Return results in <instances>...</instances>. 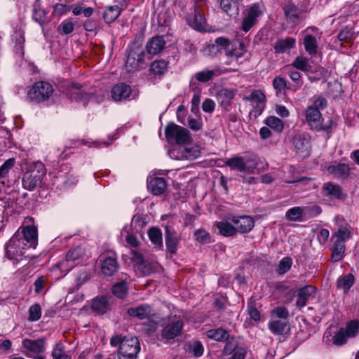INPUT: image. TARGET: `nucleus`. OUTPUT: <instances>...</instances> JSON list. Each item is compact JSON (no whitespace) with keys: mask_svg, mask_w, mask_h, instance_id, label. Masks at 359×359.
Listing matches in <instances>:
<instances>
[{"mask_svg":"<svg viewBox=\"0 0 359 359\" xmlns=\"http://www.w3.org/2000/svg\"><path fill=\"white\" fill-rule=\"evenodd\" d=\"M232 44L233 42H231L229 39L225 37H218L215 39V43L210 46V50L212 52H219L222 50H224L226 55L228 50H230Z\"/></svg>","mask_w":359,"mask_h":359,"instance_id":"obj_34","label":"nucleus"},{"mask_svg":"<svg viewBox=\"0 0 359 359\" xmlns=\"http://www.w3.org/2000/svg\"><path fill=\"white\" fill-rule=\"evenodd\" d=\"M225 164L232 170H236L240 172H245V161L242 156H234L226 161Z\"/></svg>","mask_w":359,"mask_h":359,"instance_id":"obj_39","label":"nucleus"},{"mask_svg":"<svg viewBox=\"0 0 359 359\" xmlns=\"http://www.w3.org/2000/svg\"><path fill=\"white\" fill-rule=\"evenodd\" d=\"M27 248V244L23 243L20 239L19 232L15 233L9 240L6 246V255L9 259L21 260L23 256V250Z\"/></svg>","mask_w":359,"mask_h":359,"instance_id":"obj_7","label":"nucleus"},{"mask_svg":"<svg viewBox=\"0 0 359 359\" xmlns=\"http://www.w3.org/2000/svg\"><path fill=\"white\" fill-rule=\"evenodd\" d=\"M327 172L336 178L346 179L351 173V168L348 164L344 163L334 162L332 164L327 166Z\"/></svg>","mask_w":359,"mask_h":359,"instance_id":"obj_17","label":"nucleus"},{"mask_svg":"<svg viewBox=\"0 0 359 359\" xmlns=\"http://www.w3.org/2000/svg\"><path fill=\"white\" fill-rule=\"evenodd\" d=\"M292 264V260L289 257H283L279 262L276 271L280 275H283L287 272Z\"/></svg>","mask_w":359,"mask_h":359,"instance_id":"obj_54","label":"nucleus"},{"mask_svg":"<svg viewBox=\"0 0 359 359\" xmlns=\"http://www.w3.org/2000/svg\"><path fill=\"white\" fill-rule=\"evenodd\" d=\"M46 174V169L43 163L36 161L33 163L24 174L22 177V187L24 189L33 191L42 182Z\"/></svg>","mask_w":359,"mask_h":359,"instance_id":"obj_2","label":"nucleus"},{"mask_svg":"<svg viewBox=\"0 0 359 359\" xmlns=\"http://www.w3.org/2000/svg\"><path fill=\"white\" fill-rule=\"evenodd\" d=\"M354 38V32L351 27H345L338 34V39L341 41L350 42Z\"/></svg>","mask_w":359,"mask_h":359,"instance_id":"obj_53","label":"nucleus"},{"mask_svg":"<svg viewBox=\"0 0 359 359\" xmlns=\"http://www.w3.org/2000/svg\"><path fill=\"white\" fill-rule=\"evenodd\" d=\"M317 292L316 286L308 285L297 290L296 306L299 309L304 307L307 301L314 297Z\"/></svg>","mask_w":359,"mask_h":359,"instance_id":"obj_15","label":"nucleus"},{"mask_svg":"<svg viewBox=\"0 0 359 359\" xmlns=\"http://www.w3.org/2000/svg\"><path fill=\"white\" fill-rule=\"evenodd\" d=\"M273 86L276 93H280L287 86V81L282 77L276 76L273 80Z\"/></svg>","mask_w":359,"mask_h":359,"instance_id":"obj_64","label":"nucleus"},{"mask_svg":"<svg viewBox=\"0 0 359 359\" xmlns=\"http://www.w3.org/2000/svg\"><path fill=\"white\" fill-rule=\"evenodd\" d=\"M100 25L99 19L88 18L83 22V28L86 32H96Z\"/></svg>","mask_w":359,"mask_h":359,"instance_id":"obj_60","label":"nucleus"},{"mask_svg":"<svg viewBox=\"0 0 359 359\" xmlns=\"http://www.w3.org/2000/svg\"><path fill=\"white\" fill-rule=\"evenodd\" d=\"M262 11L258 4H254L250 6L245 18L242 22V29L245 32L249 31L256 23L257 18L260 16Z\"/></svg>","mask_w":359,"mask_h":359,"instance_id":"obj_16","label":"nucleus"},{"mask_svg":"<svg viewBox=\"0 0 359 359\" xmlns=\"http://www.w3.org/2000/svg\"><path fill=\"white\" fill-rule=\"evenodd\" d=\"M348 337L345 330L341 328L333 337V343L338 346L343 345L346 342Z\"/></svg>","mask_w":359,"mask_h":359,"instance_id":"obj_63","label":"nucleus"},{"mask_svg":"<svg viewBox=\"0 0 359 359\" xmlns=\"http://www.w3.org/2000/svg\"><path fill=\"white\" fill-rule=\"evenodd\" d=\"M206 334L208 338L219 341L228 340L229 337L228 332L222 328L210 330Z\"/></svg>","mask_w":359,"mask_h":359,"instance_id":"obj_41","label":"nucleus"},{"mask_svg":"<svg viewBox=\"0 0 359 359\" xmlns=\"http://www.w3.org/2000/svg\"><path fill=\"white\" fill-rule=\"evenodd\" d=\"M22 345L25 349L22 352L28 357L39 355L45 351L43 339H38L36 340L25 339L22 341Z\"/></svg>","mask_w":359,"mask_h":359,"instance_id":"obj_11","label":"nucleus"},{"mask_svg":"<svg viewBox=\"0 0 359 359\" xmlns=\"http://www.w3.org/2000/svg\"><path fill=\"white\" fill-rule=\"evenodd\" d=\"M110 345L118 347V359H136L140 351V342L135 337L115 334L110 339Z\"/></svg>","mask_w":359,"mask_h":359,"instance_id":"obj_1","label":"nucleus"},{"mask_svg":"<svg viewBox=\"0 0 359 359\" xmlns=\"http://www.w3.org/2000/svg\"><path fill=\"white\" fill-rule=\"evenodd\" d=\"M221 8L230 16L238 14V4L234 0H220Z\"/></svg>","mask_w":359,"mask_h":359,"instance_id":"obj_38","label":"nucleus"},{"mask_svg":"<svg viewBox=\"0 0 359 359\" xmlns=\"http://www.w3.org/2000/svg\"><path fill=\"white\" fill-rule=\"evenodd\" d=\"M290 142L297 154L307 156L311 149V137L305 132H294L290 136Z\"/></svg>","mask_w":359,"mask_h":359,"instance_id":"obj_9","label":"nucleus"},{"mask_svg":"<svg viewBox=\"0 0 359 359\" xmlns=\"http://www.w3.org/2000/svg\"><path fill=\"white\" fill-rule=\"evenodd\" d=\"M195 240L201 244H208L212 242L210 234L204 229H198L194 232Z\"/></svg>","mask_w":359,"mask_h":359,"instance_id":"obj_48","label":"nucleus"},{"mask_svg":"<svg viewBox=\"0 0 359 359\" xmlns=\"http://www.w3.org/2000/svg\"><path fill=\"white\" fill-rule=\"evenodd\" d=\"M183 326V321L180 317L176 316L169 317L161 330L159 340L163 341L165 343L175 340V338L181 334Z\"/></svg>","mask_w":359,"mask_h":359,"instance_id":"obj_3","label":"nucleus"},{"mask_svg":"<svg viewBox=\"0 0 359 359\" xmlns=\"http://www.w3.org/2000/svg\"><path fill=\"white\" fill-rule=\"evenodd\" d=\"M165 41L164 37L163 36H156L148 41L146 49L149 54L157 55L165 48Z\"/></svg>","mask_w":359,"mask_h":359,"instance_id":"obj_21","label":"nucleus"},{"mask_svg":"<svg viewBox=\"0 0 359 359\" xmlns=\"http://www.w3.org/2000/svg\"><path fill=\"white\" fill-rule=\"evenodd\" d=\"M285 16L287 22L295 23L302 15V11L292 4H288L283 7Z\"/></svg>","mask_w":359,"mask_h":359,"instance_id":"obj_27","label":"nucleus"},{"mask_svg":"<svg viewBox=\"0 0 359 359\" xmlns=\"http://www.w3.org/2000/svg\"><path fill=\"white\" fill-rule=\"evenodd\" d=\"M291 65L304 72H310L311 70V65L309 64L308 59L302 56L296 57Z\"/></svg>","mask_w":359,"mask_h":359,"instance_id":"obj_45","label":"nucleus"},{"mask_svg":"<svg viewBox=\"0 0 359 359\" xmlns=\"http://www.w3.org/2000/svg\"><path fill=\"white\" fill-rule=\"evenodd\" d=\"M344 329L348 334V337H353L359 332V322L357 320H352L349 322Z\"/></svg>","mask_w":359,"mask_h":359,"instance_id":"obj_61","label":"nucleus"},{"mask_svg":"<svg viewBox=\"0 0 359 359\" xmlns=\"http://www.w3.org/2000/svg\"><path fill=\"white\" fill-rule=\"evenodd\" d=\"M128 314L133 317H136L140 320L149 318L153 315V310L148 304L130 308L127 311Z\"/></svg>","mask_w":359,"mask_h":359,"instance_id":"obj_23","label":"nucleus"},{"mask_svg":"<svg viewBox=\"0 0 359 359\" xmlns=\"http://www.w3.org/2000/svg\"><path fill=\"white\" fill-rule=\"evenodd\" d=\"M147 187L154 195L159 196L165 191L167 182L163 177H151L147 180Z\"/></svg>","mask_w":359,"mask_h":359,"instance_id":"obj_20","label":"nucleus"},{"mask_svg":"<svg viewBox=\"0 0 359 359\" xmlns=\"http://www.w3.org/2000/svg\"><path fill=\"white\" fill-rule=\"evenodd\" d=\"M269 328L274 334H284L290 330L287 320L273 318L269 323Z\"/></svg>","mask_w":359,"mask_h":359,"instance_id":"obj_26","label":"nucleus"},{"mask_svg":"<svg viewBox=\"0 0 359 359\" xmlns=\"http://www.w3.org/2000/svg\"><path fill=\"white\" fill-rule=\"evenodd\" d=\"M295 41V39L292 37L278 40L274 45V49L278 53H285L294 46Z\"/></svg>","mask_w":359,"mask_h":359,"instance_id":"obj_37","label":"nucleus"},{"mask_svg":"<svg viewBox=\"0 0 359 359\" xmlns=\"http://www.w3.org/2000/svg\"><path fill=\"white\" fill-rule=\"evenodd\" d=\"M330 250L332 251L331 262H338L342 260L345 256L346 248L331 246Z\"/></svg>","mask_w":359,"mask_h":359,"instance_id":"obj_52","label":"nucleus"},{"mask_svg":"<svg viewBox=\"0 0 359 359\" xmlns=\"http://www.w3.org/2000/svg\"><path fill=\"white\" fill-rule=\"evenodd\" d=\"M46 15V11L41 8L37 3H35L33 9V19L41 25L45 20Z\"/></svg>","mask_w":359,"mask_h":359,"instance_id":"obj_58","label":"nucleus"},{"mask_svg":"<svg viewBox=\"0 0 359 359\" xmlns=\"http://www.w3.org/2000/svg\"><path fill=\"white\" fill-rule=\"evenodd\" d=\"M228 219L235 225L236 233H248L255 226V221L250 216H233L228 217Z\"/></svg>","mask_w":359,"mask_h":359,"instance_id":"obj_12","label":"nucleus"},{"mask_svg":"<svg viewBox=\"0 0 359 359\" xmlns=\"http://www.w3.org/2000/svg\"><path fill=\"white\" fill-rule=\"evenodd\" d=\"M81 88V86L79 83H73L72 92L71 93L70 97L72 100L76 101L83 102V105L85 106L87 101L93 97V94L83 92Z\"/></svg>","mask_w":359,"mask_h":359,"instance_id":"obj_30","label":"nucleus"},{"mask_svg":"<svg viewBox=\"0 0 359 359\" xmlns=\"http://www.w3.org/2000/svg\"><path fill=\"white\" fill-rule=\"evenodd\" d=\"M245 161V170L248 173L255 174L265 169L264 163L257 157L248 158Z\"/></svg>","mask_w":359,"mask_h":359,"instance_id":"obj_31","label":"nucleus"},{"mask_svg":"<svg viewBox=\"0 0 359 359\" xmlns=\"http://www.w3.org/2000/svg\"><path fill=\"white\" fill-rule=\"evenodd\" d=\"M130 86L123 83L115 85L111 89V97L115 101L126 100L130 97Z\"/></svg>","mask_w":359,"mask_h":359,"instance_id":"obj_22","label":"nucleus"},{"mask_svg":"<svg viewBox=\"0 0 359 359\" xmlns=\"http://www.w3.org/2000/svg\"><path fill=\"white\" fill-rule=\"evenodd\" d=\"M285 217L290 221H303L304 213L302 207H294L289 209L285 213Z\"/></svg>","mask_w":359,"mask_h":359,"instance_id":"obj_42","label":"nucleus"},{"mask_svg":"<svg viewBox=\"0 0 359 359\" xmlns=\"http://www.w3.org/2000/svg\"><path fill=\"white\" fill-rule=\"evenodd\" d=\"M354 282V277L352 274H347L337 281V287L341 288L344 292H347L351 287Z\"/></svg>","mask_w":359,"mask_h":359,"instance_id":"obj_44","label":"nucleus"},{"mask_svg":"<svg viewBox=\"0 0 359 359\" xmlns=\"http://www.w3.org/2000/svg\"><path fill=\"white\" fill-rule=\"evenodd\" d=\"M53 92V87L50 83L38 81L29 90L27 97L31 102L39 103L48 100Z\"/></svg>","mask_w":359,"mask_h":359,"instance_id":"obj_4","label":"nucleus"},{"mask_svg":"<svg viewBox=\"0 0 359 359\" xmlns=\"http://www.w3.org/2000/svg\"><path fill=\"white\" fill-rule=\"evenodd\" d=\"M325 195L330 198L341 199L343 193L339 185L334 184L332 182H327L323 187Z\"/></svg>","mask_w":359,"mask_h":359,"instance_id":"obj_32","label":"nucleus"},{"mask_svg":"<svg viewBox=\"0 0 359 359\" xmlns=\"http://www.w3.org/2000/svg\"><path fill=\"white\" fill-rule=\"evenodd\" d=\"M245 53V46L243 42L233 43L226 55L228 57V61L225 63L226 65H231L232 63L239 65L242 63L243 61L241 60V58Z\"/></svg>","mask_w":359,"mask_h":359,"instance_id":"obj_13","label":"nucleus"},{"mask_svg":"<svg viewBox=\"0 0 359 359\" xmlns=\"http://www.w3.org/2000/svg\"><path fill=\"white\" fill-rule=\"evenodd\" d=\"M92 309L98 314H104L109 309V303L107 297L101 296L95 298L91 304Z\"/></svg>","mask_w":359,"mask_h":359,"instance_id":"obj_28","label":"nucleus"},{"mask_svg":"<svg viewBox=\"0 0 359 359\" xmlns=\"http://www.w3.org/2000/svg\"><path fill=\"white\" fill-rule=\"evenodd\" d=\"M74 23L71 20L67 19L59 25L57 31L61 34H69L74 31Z\"/></svg>","mask_w":359,"mask_h":359,"instance_id":"obj_49","label":"nucleus"},{"mask_svg":"<svg viewBox=\"0 0 359 359\" xmlns=\"http://www.w3.org/2000/svg\"><path fill=\"white\" fill-rule=\"evenodd\" d=\"M187 22L196 30L202 32L205 29V18L196 8H194L193 16L187 18Z\"/></svg>","mask_w":359,"mask_h":359,"instance_id":"obj_25","label":"nucleus"},{"mask_svg":"<svg viewBox=\"0 0 359 359\" xmlns=\"http://www.w3.org/2000/svg\"><path fill=\"white\" fill-rule=\"evenodd\" d=\"M148 236L151 242L157 248L163 247V238L161 230L158 228H151L148 231Z\"/></svg>","mask_w":359,"mask_h":359,"instance_id":"obj_43","label":"nucleus"},{"mask_svg":"<svg viewBox=\"0 0 359 359\" xmlns=\"http://www.w3.org/2000/svg\"><path fill=\"white\" fill-rule=\"evenodd\" d=\"M337 229L332 235V237L338 241L346 243L351 238L352 227L346 222L343 217L336 216L334 218Z\"/></svg>","mask_w":359,"mask_h":359,"instance_id":"obj_10","label":"nucleus"},{"mask_svg":"<svg viewBox=\"0 0 359 359\" xmlns=\"http://www.w3.org/2000/svg\"><path fill=\"white\" fill-rule=\"evenodd\" d=\"M128 287L125 281L115 284L112 287V293L118 298H123L127 294Z\"/></svg>","mask_w":359,"mask_h":359,"instance_id":"obj_51","label":"nucleus"},{"mask_svg":"<svg viewBox=\"0 0 359 359\" xmlns=\"http://www.w3.org/2000/svg\"><path fill=\"white\" fill-rule=\"evenodd\" d=\"M304 46L306 51L309 55H315L318 51V43L315 36L306 34L304 39Z\"/></svg>","mask_w":359,"mask_h":359,"instance_id":"obj_40","label":"nucleus"},{"mask_svg":"<svg viewBox=\"0 0 359 359\" xmlns=\"http://www.w3.org/2000/svg\"><path fill=\"white\" fill-rule=\"evenodd\" d=\"M168 70V62L164 60H154L149 67V74L154 77H161Z\"/></svg>","mask_w":359,"mask_h":359,"instance_id":"obj_29","label":"nucleus"},{"mask_svg":"<svg viewBox=\"0 0 359 359\" xmlns=\"http://www.w3.org/2000/svg\"><path fill=\"white\" fill-rule=\"evenodd\" d=\"M41 316V309L39 304H35L29 307V320L36 321Z\"/></svg>","mask_w":359,"mask_h":359,"instance_id":"obj_59","label":"nucleus"},{"mask_svg":"<svg viewBox=\"0 0 359 359\" xmlns=\"http://www.w3.org/2000/svg\"><path fill=\"white\" fill-rule=\"evenodd\" d=\"M165 134L168 139L174 140L178 144H186L191 142L189 131L175 123H170L166 126Z\"/></svg>","mask_w":359,"mask_h":359,"instance_id":"obj_8","label":"nucleus"},{"mask_svg":"<svg viewBox=\"0 0 359 359\" xmlns=\"http://www.w3.org/2000/svg\"><path fill=\"white\" fill-rule=\"evenodd\" d=\"M215 225L218 229L219 233L224 236H233L236 234L235 226L227 220L217 222Z\"/></svg>","mask_w":359,"mask_h":359,"instance_id":"obj_33","label":"nucleus"},{"mask_svg":"<svg viewBox=\"0 0 359 359\" xmlns=\"http://www.w3.org/2000/svg\"><path fill=\"white\" fill-rule=\"evenodd\" d=\"M20 234V239L23 241V243L27 244V248L36 247L38 239V232L36 226L27 225L22 229Z\"/></svg>","mask_w":359,"mask_h":359,"instance_id":"obj_18","label":"nucleus"},{"mask_svg":"<svg viewBox=\"0 0 359 359\" xmlns=\"http://www.w3.org/2000/svg\"><path fill=\"white\" fill-rule=\"evenodd\" d=\"M86 256V249L83 246H76L71 248L66 255L67 262H74Z\"/></svg>","mask_w":359,"mask_h":359,"instance_id":"obj_36","label":"nucleus"},{"mask_svg":"<svg viewBox=\"0 0 359 359\" xmlns=\"http://www.w3.org/2000/svg\"><path fill=\"white\" fill-rule=\"evenodd\" d=\"M53 359H71V357L65 353V346L61 342L55 344L52 351Z\"/></svg>","mask_w":359,"mask_h":359,"instance_id":"obj_50","label":"nucleus"},{"mask_svg":"<svg viewBox=\"0 0 359 359\" xmlns=\"http://www.w3.org/2000/svg\"><path fill=\"white\" fill-rule=\"evenodd\" d=\"M216 75L215 70H203L196 73L195 78L200 82H208Z\"/></svg>","mask_w":359,"mask_h":359,"instance_id":"obj_56","label":"nucleus"},{"mask_svg":"<svg viewBox=\"0 0 359 359\" xmlns=\"http://www.w3.org/2000/svg\"><path fill=\"white\" fill-rule=\"evenodd\" d=\"M72 11L74 15L83 13L86 18H90L93 15L94 9L92 7H86L81 4L73 5Z\"/></svg>","mask_w":359,"mask_h":359,"instance_id":"obj_47","label":"nucleus"},{"mask_svg":"<svg viewBox=\"0 0 359 359\" xmlns=\"http://www.w3.org/2000/svg\"><path fill=\"white\" fill-rule=\"evenodd\" d=\"M234 96L233 90L226 88L219 90L217 93V99L219 104L226 111L229 110Z\"/></svg>","mask_w":359,"mask_h":359,"instance_id":"obj_24","label":"nucleus"},{"mask_svg":"<svg viewBox=\"0 0 359 359\" xmlns=\"http://www.w3.org/2000/svg\"><path fill=\"white\" fill-rule=\"evenodd\" d=\"M302 208L304 218H311L316 217L318 215H320L322 212L321 208L317 205L304 206Z\"/></svg>","mask_w":359,"mask_h":359,"instance_id":"obj_55","label":"nucleus"},{"mask_svg":"<svg viewBox=\"0 0 359 359\" xmlns=\"http://www.w3.org/2000/svg\"><path fill=\"white\" fill-rule=\"evenodd\" d=\"M166 249L170 254H175L177 251L179 243L180 241V236L176 231L171 229L168 226L165 227V232Z\"/></svg>","mask_w":359,"mask_h":359,"instance_id":"obj_19","label":"nucleus"},{"mask_svg":"<svg viewBox=\"0 0 359 359\" xmlns=\"http://www.w3.org/2000/svg\"><path fill=\"white\" fill-rule=\"evenodd\" d=\"M121 8L117 5L107 6L103 13L104 22L108 24L114 22L121 15Z\"/></svg>","mask_w":359,"mask_h":359,"instance_id":"obj_35","label":"nucleus"},{"mask_svg":"<svg viewBox=\"0 0 359 359\" xmlns=\"http://www.w3.org/2000/svg\"><path fill=\"white\" fill-rule=\"evenodd\" d=\"M122 236L126 237V242L132 247H137L139 245V241L137 238L133 234L129 232V228L124 226L121 232Z\"/></svg>","mask_w":359,"mask_h":359,"instance_id":"obj_57","label":"nucleus"},{"mask_svg":"<svg viewBox=\"0 0 359 359\" xmlns=\"http://www.w3.org/2000/svg\"><path fill=\"white\" fill-rule=\"evenodd\" d=\"M144 62V51L143 48L137 44H133L129 48L125 67L128 72H135L142 69Z\"/></svg>","mask_w":359,"mask_h":359,"instance_id":"obj_5","label":"nucleus"},{"mask_svg":"<svg viewBox=\"0 0 359 359\" xmlns=\"http://www.w3.org/2000/svg\"><path fill=\"white\" fill-rule=\"evenodd\" d=\"M100 262L102 272L107 276H113L118 269L115 255H103L100 257Z\"/></svg>","mask_w":359,"mask_h":359,"instance_id":"obj_14","label":"nucleus"},{"mask_svg":"<svg viewBox=\"0 0 359 359\" xmlns=\"http://www.w3.org/2000/svg\"><path fill=\"white\" fill-rule=\"evenodd\" d=\"M266 125L278 133L283 131L284 125L283 121L276 116H270L265 120Z\"/></svg>","mask_w":359,"mask_h":359,"instance_id":"obj_46","label":"nucleus"},{"mask_svg":"<svg viewBox=\"0 0 359 359\" xmlns=\"http://www.w3.org/2000/svg\"><path fill=\"white\" fill-rule=\"evenodd\" d=\"M15 160L13 158L6 160L0 167V179L6 177L10 170L14 166Z\"/></svg>","mask_w":359,"mask_h":359,"instance_id":"obj_62","label":"nucleus"},{"mask_svg":"<svg viewBox=\"0 0 359 359\" xmlns=\"http://www.w3.org/2000/svg\"><path fill=\"white\" fill-rule=\"evenodd\" d=\"M306 121L311 129L327 133L331 132L332 121L330 120L327 123L323 125V118L319 109L308 107L306 110Z\"/></svg>","mask_w":359,"mask_h":359,"instance_id":"obj_6","label":"nucleus"}]
</instances>
